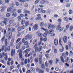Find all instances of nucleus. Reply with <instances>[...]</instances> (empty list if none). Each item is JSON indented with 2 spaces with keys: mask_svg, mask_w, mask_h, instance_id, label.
Wrapping results in <instances>:
<instances>
[{
  "mask_svg": "<svg viewBox=\"0 0 73 73\" xmlns=\"http://www.w3.org/2000/svg\"><path fill=\"white\" fill-rule=\"evenodd\" d=\"M19 58H20V59H21V60L22 61H23L24 60V58L22 57V51H21V50H18L17 51V52L19 53Z\"/></svg>",
  "mask_w": 73,
  "mask_h": 73,
  "instance_id": "1",
  "label": "nucleus"
},
{
  "mask_svg": "<svg viewBox=\"0 0 73 73\" xmlns=\"http://www.w3.org/2000/svg\"><path fill=\"white\" fill-rule=\"evenodd\" d=\"M33 35L32 34H28L25 37V40H31L32 38Z\"/></svg>",
  "mask_w": 73,
  "mask_h": 73,
  "instance_id": "2",
  "label": "nucleus"
},
{
  "mask_svg": "<svg viewBox=\"0 0 73 73\" xmlns=\"http://www.w3.org/2000/svg\"><path fill=\"white\" fill-rule=\"evenodd\" d=\"M42 48V46H40L39 47H36L35 48V50L36 52H40V51H41V49Z\"/></svg>",
  "mask_w": 73,
  "mask_h": 73,
  "instance_id": "3",
  "label": "nucleus"
},
{
  "mask_svg": "<svg viewBox=\"0 0 73 73\" xmlns=\"http://www.w3.org/2000/svg\"><path fill=\"white\" fill-rule=\"evenodd\" d=\"M57 31H58L59 32H62L63 30V28L61 27L60 25H58L56 28Z\"/></svg>",
  "mask_w": 73,
  "mask_h": 73,
  "instance_id": "4",
  "label": "nucleus"
},
{
  "mask_svg": "<svg viewBox=\"0 0 73 73\" xmlns=\"http://www.w3.org/2000/svg\"><path fill=\"white\" fill-rule=\"evenodd\" d=\"M44 9L42 8H39L38 9V12L41 13L42 12V13H45L46 12V11L45 10H43Z\"/></svg>",
  "mask_w": 73,
  "mask_h": 73,
  "instance_id": "5",
  "label": "nucleus"
},
{
  "mask_svg": "<svg viewBox=\"0 0 73 73\" xmlns=\"http://www.w3.org/2000/svg\"><path fill=\"white\" fill-rule=\"evenodd\" d=\"M36 70L37 72L38 73H44V70H43L40 69L38 68H37Z\"/></svg>",
  "mask_w": 73,
  "mask_h": 73,
  "instance_id": "6",
  "label": "nucleus"
},
{
  "mask_svg": "<svg viewBox=\"0 0 73 73\" xmlns=\"http://www.w3.org/2000/svg\"><path fill=\"white\" fill-rule=\"evenodd\" d=\"M31 50V49L28 48L24 52L25 53V57H27V54H28V52H29Z\"/></svg>",
  "mask_w": 73,
  "mask_h": 73,
  "instance_id": "7",
  "label": "nucleus"
},
{
  "mask_svg": "<svg viewBox=\"0 0 73 73\" xmlns=\"http://www.w3.org/2000/svg\"><path fill=\"white\" fill-rule=\"evenodd\" d=\"M63 41L64 43H66V42H67V41H68V38L66 36H65L64 37Z\"/></svg>",
  "mask_w": 73,
  "mask_h": 73,
  "instance_id": "8",
  "label": "nucleus"
},
{
  "mask_svg": "<svg viewBox=\"0 0 73 73\" xmlns=\"http://www.w3.org/2000/svg\"><path fill=\"white\" fill-rule=\"evenodd\" d=\"M33 28L35 31H36L38 29V25L36 24L33 26Z\"/></svg>",
  "mask_w": 73,
  "mask_h": 73,
  "instance_id": "9",
  "label": "nucleus"
},
{
  "mask_svg": "<svg viewBox=\"0 0 73 73\" xmlns=\"http://www.w3.org/2000/svg\"><path fill=\"white\" fill-rule=\"evenodd\" d=\"M48 3L49 2L46 1L42 0L41 1L40 3L41 4H44V3Z\"/></svg>",
  "mask_w": 73,
  "mask_h": 73,
  "instance_id": "10",
  "label": "nucleus"
},
{
  "mask_svg": "<svg viewBox=\"0 0 73 73\" xmlns=\"http://www.w3.org/2000/svg\"><path fill=\"white\" fill-rule=\"evenodd\" d=\"M54 43L55 45L57 46L58 45V40L57 39H55L54 40Z\"/></svg>",
  "mask_w": 73,
  "mask_h": 73,
  "instance_id": "11",
  "label": "nucleus"
},
{
  "mask_svg": "<svg viewBox=\"0 0 73 73\" xmlns=\"http://www.w3.org/2000/svg\"><path fill=\"white\" fill-rule=\"evenodd\" d=\"M15 50L13 49L11 50V56L12 57H13V54H15Z\"/></svg>",
  "mask_w": 73,
  "mask_h": 73,
  "instance_id": "12",
  "label": "nucleus"
},
{
  "mask_svg": "<svg viewBox=\"0 0 73 73\" xmlns=\"http://www.w3.org/2000/svg\"><path fill=\"white\" fill-rule=\"evenodd\" d=\"M71 42L70 41L68 42V48H69L70 49H72V46H71Z\"/></svg>",
  "mask_w": 73,
  "mask_h": 73,
  "instance_id": "13",
  "label": "nucleus"
},
{
  "mask_svg": "<svg viewBox=\"0 0 73 73\" xmlns=\"http://www.w3.org/2000/svg\"><path fill=\"white\" fill-rule=\"evenodd\" d=\"M54 32V30L53 29H50L48 31V33L50 35H52Z\"/></svg>",
  "mask_w": 73,
  "mask_h": 73,
  "instance_id": "14",
  "label": "nucleus"
},
{
  "mask_svg": "<svg viewBox=\"0 0 73 73\" xmlns=\"http://www.w3.org/2000/svg\"><path fill=\"white\" fill-rule=\"evenodd\" d=\"M31 71L33 73H35V69L33 67H32L31 68Z\"/></svg>",
  "mask_w": 73,
  "mask_h": 73,
  "instance_id": "15",
  "label": "nucleus"
},
{
  "mask_svg": "<svg viewBox=\"0 0 73 73\" xmlns=\"http://www.w3.org/2000/svg\"><path fill=\"white\" fill-rule=\"evenodd\" d=\"M41 68L42 69H45V66L44 64H42L41 65Z\"/></svg>",
  "mask_w": 73,
  "mask_h": 73,
  "instance_id": "16",
  "label": "nucleus"
},
{
  "mask_svg": "<svg viewBox=\"0 0 73 73\" xmlns=\"http://www.w3.org/2000/svg\"><path fill=\"white\" fill-rule=\"evenodd\" d=\"M63 19L64 20V21H68V20H69V18H68V17H64V18Z\"/></svg>",
  "mask_w": 73,
  "mask_h": 73,
  "instance_id": "17",
  "label": "nucleus"
},
{
  "mask_svg": "<svg viewBox=\"0 0 73 73\" xmlns=\"http://www.w3.org/2000/svg\"><path fill=\"white\" fill-rule=\"evenodd\" d=\"M17 15V14L16 13H14L12 14V16H13V17H16Z\"/></svg>",
  "mask_w": 73,
  "mask_h": 73,
  "instance_id": "18",
  "label": "nucleus"
},
{
  "mask_svg": "<svg viewBox=\"0 0 73 73\" xmlns=\"http://www.w3.org/2000/svg\"><path fill=\"white\" fill-rule=\"evenodd\" d=\"M29 25V21H26L25 23V26L27 27V26H28V25Z\"/></svg>",
  "mask_w": 73,
  "mask_h": 73,
  "instance_id": "19",
  "label": "nucleus"
},
{
  "mask_svg": "<svg viewBox=\"0 0 73 73\" xmlns=\"http://www.w3.org/2000/svg\"><path fill=\"white\" fill-rule=\"evenodd\" d=\"M62 49H59V51L60 52H64V48L63 46H62Z\"/></svg>",
  "mask_w": 73,
  "mask_h": 73,
  "instance_id": "20",
  "label": "nucleus"
},
{
  "mask_svg": "<svg viewBox=\"0 0 73 73\" xmlns=\"http://www.w3.org/2000/svg\"><path fill=\"white\" fill-rule=\"evenodd\" d=\"M49 34L48 33V32H47L46 33H44L43 34L44 37H46L47 36V35H48Z\"/></svg>",
  "mask_w": 73,
  "mask_h": 73,
  "instance_id": "21",
  "label": "nucleus"
},
{
  "mask_svg": "<svg viewBox=\"0 0 73 73\" xmlns=\"http://www.w3.org/2000/svg\"><path fill=\"white\" fill-rule=\"evenodd\" d=\"M60 62V59L58 58H56V64H57L58 62Z\"/></svg>",
  "mask_w": 73,
  "mask_h": 73,
  "instance_id": "22",
  "label": "nucleus"
},
{
  "mask_svg": "<svg viewBox=\"0 0 73 73\" xmlns=\"http://www.w3.org/2000/svg\"><path fill=\"white\" fill-rule=\"evenodd\" d=\"M5 36H4L1 39V41L2 42H3L4 41V39H5Z\"/></svg>",
  "mask_w": 73,
  "mask_h": 73,
  "instance_id": "23",
  "label": "nucleus"
},
{
  "mask_svg": "<svg viewBox=\"0 0 73 73\" xmlns=\"http://www.w3.org/2000/svg\"><path fill=\"white\" fill-rule=\"evenodd\" d=\"M70 29V31L71 32L73 30V26H71L69 28Z\"/></svg>",
  "mask_w": 73,
  "mask_h": 73,
  "instance_id": "24",
  "label": "nucleus"
},
{
  "mask_svg": "<svg viewBox=\"0 0 73 73\" xmlns=\"http://www.w3.org/2000/svg\"><path fill=\"white\" fill-rule=\"evenodd\" d=\"M40 27H44V23L42 22H40Z\"/></svg>",
  "mask_w": 73,
  "mask_h": 73,
  "instance_id": "25",
  "label": "nucleus"
},
{
  "mask_svg": "<svg viewBox=\"0 0 73 73\" xmlns=\"http://www.w3.org/2000/svg\"><path fill=\"white\" fill-rule=\"evenodd\" d=\"M52 27V25L50 24V23H48V29H50V28H51V27Z\"/></svg>",
  "mask_w": 73,
  "mask_h": 73,
  "instance_id": "26",
  "label": "nucleus"
},
{
  "mask_svg": "<svg viewBox=\"0 0 73 73\" xmlns=\"http://www.w3.org/2000/svg\"><path fill=\"white\" fill-rule=\"evenodd\" d=\"M60 60H61L63 62H64V58H63V57H62V56L60 57Z\"/></svg>",
  "mask_w": 73,
  "mask_h": 73,
  "instance_id": "27",
  "label": "nucleus"
},
{
  "mask_svg": "<svg viewBox=\"0 0 73 73\" xmlns=\"http://www.w3.org/2000/svg\"><path fill=\"white\" fill-rule=\"evenodd\" d=\"M39 62L40 64H42V59H41V58H39Z\"/></svg>",
  "mask_w": 73,
  "mask_h": 73,
  "instance_id": "28",
  "label": "nucleus"
},
{
  "mask_svg": "<svg viewBox=\"0 0 73 73\" xmlns=\"http://www.w3.org/2000/svg\"><path fill=\"white\" fill-rule=\"evenodd\" d=\"M25 21L24 20H23L21 22V25H24L25 24Z\"/></svg>",
  "mask_w": 73,
  "mask_h": 73,
  "instance_id": "29",
  "label": "nucleus"
},
{
  "mask_svg": "<svg viewBox=\"0 0 73 73\" xmlns=\"http://www.w3.org/2000/svg\"><path fill=\"white\" fill-rule=\"evenodd\" d=\"M62 56H63L64 58H66V55L64 53L62 54Z\"/></svg>",
  "mask_w": 73,
  "mask_h": 73,
  "instance_id": "30",
  "label": "nucleus"
},
{
  "mask_svg": "<svg viewBox=\"0 0 73 73\" xmlns=\"http://www.w3.org/2000/svg\"><path fill=\"white\" fill-rule=\"evenodd\" d=\"M51 49H49L48 51H47L46 52V53L48 54V53H49L50 52V51H51Z\"/></svg>",
  "mask_w": 73,
  "mask_h": 73,
  "instance_id": "31",
  "label": "nucleus"
},
{
  "mask_svg": "<svg viewBox=\"0 0 73 73\" xmlns=\"http://www.w3.org/2000/svg\"><path fill=\"white\" fill-rule=\"evenodd\" d=\"M19 2H21V3H25V0H19Z\"/></svg>",
  "mask_w": 73,
  "mask_h": 73,
  "instance_id": "32",
  "label": "nucleus"
},
{
  "mask_svg": "<svg viewBox=\"0 0 73 73\" xmlns=\"http://www.w3.org/2000/svg\"><path fill=\"white\" fill-rule=\"evenodd\" d=\"M21 40V38H18L17 40L16 41V42L17 43H18V42H19V41H20Z\"/></svg>",
  "mask_w": 73,
  "mask_h": 73,
  "instance_id": "33",
  "label": "nucleus"
},
{
  "mask_svg": "<svg viewBox=\"0 0 73 73\" xmlns=\"http://www.w3.org/2000/svg\"><path fill=\"white\" fill-rule=\"evenodd\" d=\"M14 66H10V70H11V71L14 68Z\"/></svg>",
  "mask_w": 73,
  "mask_h": 73,
  "instance_id": "34",
  "label": "nucleus"
},
{
  "mask_svg": "<svg viewBox=\"0 0 73 73\" xmlns=\"http://www.w3.org/2000/svg\"><path fill=\"white\" fill-rule=\"evenodd\" d=\"M69 13L70 15H71V14H72V13H73V11L71 10H70L69 11Z\"/></svg>",
  "mask_w": 73,
  "mask_h": 73,
  "instance_id": "35",
  "label": "nucleus"
},
{
  "mask_svg": "<svg viewBox=\"0 0 73 73\" xmlns=\"http://www.w3.org/2000/svg\"><path fill=\"white\" fill-rule=\"evenodd\" d=\"M6 16L7 17H9L11 16V14L10 13H8L6 14Z\"/></svg>",
  "mask_w": 73,
  "mask_h": 73,
  "instance_id": "36",
  "label": "nucleus"
},
{
  "mask_svg": "<svg viewBox=\"0 0 73 73\" xmlns=\"http://www.w3.org/2000/svg\"><path fill=\"white\" fill-rule=\"evenodd\" d=\"M24 14H20V17H24Z\"/></svg>",
  "mask_w": 73,
  "mask_h": 73,
  "instance_id": "37",
  "label": "nucleus"
},
{
  "mask_svg": "<svg viewBox=\"0 0 73 73\" xmlns=\"http://www.w3.org/2000/svg\"><path fill=\"white\" fill-rule=\"evenodd\" d=\"M54 53H57V48L55 49L54 50Z\"/></svg>",
  "mask_w": 73,
  "mask_h": 73,
  "instance_id": "38",
  "label": "nucleus"
},
{
  "mask_svg": "<svg viewBox=\"0 0 73 73\" xmlns=\"http://www.w3.org/2000/svg\"><path fill=\"white\" fill-rule=\"evenodd\" d=\"M24 13H28V14H30V12L26 10L24 11Z\"/></svg>",
  "mask_w": 73,
  "mask_h": 73,
  "instance_id": "39",
  "label": "nucleus"
},
{
  "mask_svg": "<svg viewBox=\"0 0 73 73\" xmlns=\"http://www.w3.org/2000/svg\"><path fill=\"white\" fill-rule=\"evenodd\" d=\"M45 66L46 67H48V62L46 61L45 62Z\"/></svg>",
  "mask_w": 73,
  "mask_h": 73,
  "instance_id": "40",
  "label": "nucleus"
},
{
  "mask_svg": "<svg viewBox=\"0 0 73 73\" xmlns=\"http://www.w3.org/2000/svg\"><path fill=\"white\" fill-rule=\"evenodd\" d=\"M17 12L19 13H21V10L20 9H18L17 11Z\"/></svg>",
  "mask_w": 73,
  "mask_h": 73,
  "instance_id": "41",
  "label": "nucleus"
},
{
  "mask_svg": "<svg viewBox=\"0 0 73 73\" xmlns=\"http://www.w3.org/2000/svg\"><path fill=\"white\" fill-rule=\"evenodd\" d=\"M21 35V33H19V32H18V34L17 35V36L18 37H19Z\"/></svg>",
  "mask_w": 73,
  "mask_h": 73,
  "instance_id": "42",
  "label": "nucleus"
},
{
  "mask_svg": "<svg viewBox=\"0 0 73 73\" xmlns=\"http://www.w3.org/2000/svg\"><path fill=\"white\" fill-rule=\"evenodd\" d=\"M37 42V41L35 40H34L33 41V44H35Z\"/></svg>",
  "mask_w": 73,
  "mask_h": 73,
  "instance_id": "43",
  "label": "nucleus"
},
{
  "mask_svg": "<svg viewBox=\"0 0 73 73\" xmlns=\"http://www.w3.org/2000/svg\"><path fill=\"white\" fill-rule=\"evenodd\" d=\"M42 35L41 33H40L38 34V37H42Z\"/></svg>",
  "mask_w": 73,
  "mask_h": 73,
  "instance_id": "44",
  "label": "nucleus"
},
{
  "mask_svg": "<svg viewBox=\"0 0 73 73\" xmlns=\"http://www.w3.org/2000/svg\"><path fill=\"white\" fill-rule=\"evenodd\" d=\"M69 27V25H67L66 27V29L67 30L68 29Z\"/></svg>",
  "mask_w": 73,
  "mask_h": 73,
  "instance_id": "45",
  "label": "nucleus"
},
{
  "mask_svg": "<svg viewBox=\"0 0 73 73\" xmlns=\"http://www.w3.org/2000/svg\"><path fill=\"white\" fill-rule=\"evenodd\" d=\"M7 12H12V11L11 12V11H12V10H11L10 9H7Z\"/></svg>",
  "mask_w": 73,
  "mask_h": 73,
  "instance_id": "46",
  "label": "nucleus"
},
{
  "mask_svg": "<svg viewBox=\"0 0 73 73\" xmlns=\"http://www.w3.org/2000/svg\"><path fill=\"white\" fill-rule=\"evenodd\" d=\"M59 44H60V45H61V46H62V44H61V43L62 42L61 41V39H60L59 40Z\"/></svg>",
  "mask_w": 73,
  "mask_h": 73,
  "instance_id": "47",
  "label": "nucleus"
},
{
  "mask_svg": "<svg viewBox=\"0 0 73 73\" xmlns=\"http://www.w3.org/2000/svg\"><path fill=\"white\" fill-rule=\"evenodd\" d=\"M28 42L26 41V42H24V44L25 45H28Z\"/></svg>",
  "mask_w": 73,
  "mask_h": 73,
  "instance_id": "48",
  "label": "nucleus"
},
{
  "mask_svg": "<svg viewBox=\"0 0 73 73\" xmlns=\"http://www.w3.org/2000/svg\"><path fill=\"white\" fill-rule=\"evenodd\" d=\"M3 57H4V56H3L1 53H0V58L2 59Z\"/></svg>",
  "mask_w": 73,
  "mask_h": 73,
  "instance_id": "49",
  "label": "nucleus"
},
{
  "mask_svg": "<svg viewBox=\"0 0 73 73\" xmlns=\"http://www.w3.org/2000/svg\"><path fill=\"white\" fill-rule=\"evenodd\" d=\"M41 19V17H37L36 18V20H39L40 19Z\"/></svg>",
  "mask_w": 73,
  "mask_h": 73,
  "instance_id": "50",
  "label": "nucleus"
},
{
  "mask_svg": "<svg viewBox=\"0 0 73 73\" xmlns=\"http://www.w3.org/2000/svg\"><path fill=\"white\" fill-rule=\"evenodd\" d=\"M49 62L50 65H52V62H53V61L51 60H50L49 61Z\"/></svg>",
  "mask_w": 73,
  "mask_h": 73,
  "instance_id": "51",
  "label": "nucleus"
},
{
  "mask_svg": "<svg viewBox=\"0 0 73 73\" xmlns=\"http://www.w3.org/2000/svg\"><path fill=\"white\" fill-rule=\"evenodd\" d=\"M38 44H36L34 46V48H35H35H37V46H38Z\"/></svg>",
  "mask_w": 73,
  "mask_h": 73,
  "instance_id": "52",
  "label": "nucleus"
},
{
  "mask_svg": "<svg viewBox=\"0 0 73 73\" xmlns=\"http://www.w3.org/2000/svg\"><path fill=\"white\" fill-rule=\"evenodd\" d=\"M10 49H11L10 46H8V47L7 48V50L8 51H9V50H10Z\"/></svg>",
  "mask_w": 73,
  "mask_h": 73,
  "instance_id": "53",
  "label": "nucleus"
},
{
  "mask_svg": "<svg viewBox=\"0 0 73 73\" xmlns=\"http://www.w3.org/2000/svg\"><path fill=\"white\" fill-rule=\"evenodd\" d=\"M27 62H28V60L26 59L25 60V64H27Z\"/></svg>",
  "mask_w": 73,
  "mask_h": 73,
  "instance_id": "54",
  "label": "nucleus"
},
{
  "mask_svg": "<svg viewBox=\"0 0 73 73\" xmlns=\"http://www.w3.org/2000/svg\"><path fill=\"white\" fill-rule=\"evenodd\" d=\"M35 62H38V59L37 58H35Z\"/></svg>",
  "mask_w": 73,
  "mask_h": 73,
  "instance_id": "55",
  "label": "nucleus"
},
{
  "mask_svg": "<svg viewBox=\"0 0 73 73\" xmlns=\"http://www.w3.org/2000/svg\"><path fill=\"white\" fill-rule=\"evenodd\" d=\"M46 40H47V38H44L43 40V41H44V42H45V41H46Z\"/></svg>",
  "mask_w": 73,
  "mask_h": 73,
  "instance_id": "56",
  "label": "nucleus"
},
{
  "mask_svg": "<svg viewBox=\"0 0 73 73\" xmlns=\"http://www.w3.org/2000/svg\"><path fill=\"white\" fill-rule=\"evenodd\" d=\"M18 20L19 21H20L21 20V17H20L19 16L17 17Z\"/></svg>",
  "mask_w": 73,
  "mask_h": 73,
  "instance_id": "57",
  "label": "nucleus"
},
{
  "mask_svg": "<svg viewBox=\"0 0 73 73\" xmlns=\"http://www.w3.org/2000/svg\"><path fill=\"white\" fill-rule=\"evenodd\" d=\"M7 64L8 65H10L11 64V62L8 61L7 62Z\"/></svg>",
  "mask_w": 73,
  "mask_h": 73,
  "instance_id": "58",
  "label": "nucleus"
},
{
  "mask_svg": "<svg viewBox=\"0 0 73 73\" xmlns=\"http://www.w3.org/2000/svg\"><path fill=\"white\" fill-rule=\"evenodd\" d=\"M13 20H10L9 21V23L10 24H12V23H13Z\"/></svg>",
  "mask_w": 73,
  "mask_h": 73,
  "instance_id": "59",
  "label": "nucleus"
},
{
  "mask_svg": "<svg viewBox=\"0 0 73 73\" xmlns=\"http://www.w3.org/2000/svg\"><path fill=\"white\" fill-rule=\"evenodd\" d=\"M39 1H40V0H36L35 2V4H37V3H38L39 2Z\"/></svg>",
  "mask_w": 73,
  "mask_h": 73,
  "instance_id": "60",
  "label": "nucleus"
},
{
  "mask_svg": "<svg viewBox=\"0 0 73 73\" xmlns=\"http://www.w3.org/2000/svg\"><path fill=\"white\" fill-rule=\"evenodd\" d=\"M0 24H1V25L2 26H4V23L3 21Z\"/></svg>",
  "mask_w": 73,
  "mask_h": 73,
  "instance_id": "61",
  "label": "nucleus"
},
{
  "mask_svg": "<svg viewBox=\"0 0 73 73\" xmlns=\"http://www.w3.org/2000/svg\"><path fill=\"white\" fill-rule=\"evenodd\" d=\"M18 30V31H21V27H19L17 29Z\"/></svg>",
  "mask_w": 73,
  "mask_h": 73,
  "instance_id": "62",
  "label": "nucleus"
},
{
  "mask_svg": "<svg viewBox=\"0 0 73 73\" xmlns=\"http://www.w3.org/2000/svg\"><path fill=\"white\" fill-rule=\"evenodd\" d=\"M4 21H6V22H7L8 21V19L7 18H4Z\"/></svg>",
  "mask_w": 73,
  "mask_h": 73,
  "instance_id": "63",
  "label": "nucleus"
},
{
  "mask_svg": "<svg viewBox=\"0 0 73 73\" xmlns=\"http://www.w3.org/2000/svg\"><path fill=\"white\" fill-rule=\"evenodd\" d=\"M12 31L13 32H15V28H12Z\"/></svg>",
  "mask_w": 73,
  "mask_h": 73,
  "instance_id": "64",
  "label": "nucleus"
}]
</instances>
